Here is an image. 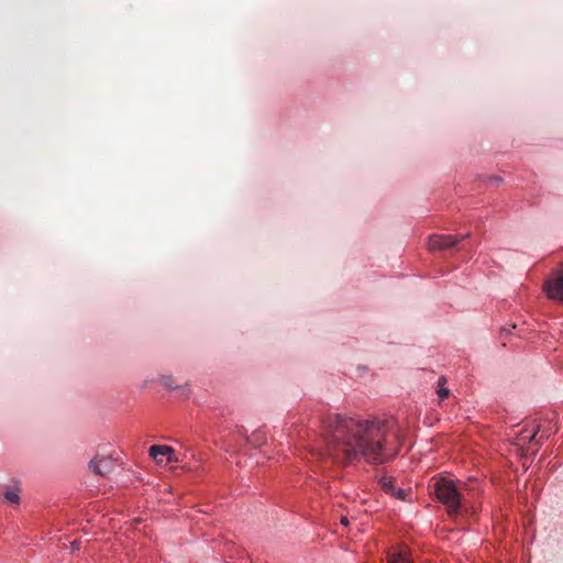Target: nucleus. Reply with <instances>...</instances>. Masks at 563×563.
<instances>
[{"instance_id":"f257e3e1","label":"nucleus","mask_w":563,"mask_h":563,"mask_svg":"<svg viewBox=\"0 0 563 563\" xmlns=\"http://www.w3.org/2000/svg\"><path fill=\"white\" fill-rule=\"evenodd\" d=\"M325 440L336 453L346 459L357 454L374 463L383 462V432L377 424H328Z\"/></svg>"},{"instance_id":"f03ea898","label":"nucleus","mask_w":563,"mask_h":563,"mask_svg":"<svg viewBox=\"0 0 563 563\" xmlns=\"http://www.w3.org/2000/svg\"><path fill=\"white\" fill-rule=\"evenodd\" d=\"M433 490L438 500L445 506L450 516L460 514L461 495L452 481L446 478L435 481Z\"/></svg>"},{"instance_id":"7ed1b4c3","label":"nucleus","mask_w":563,"mask_h":563,"mask_svg":"<svg viewBox=\"0 0 563 563\" xmlns=\"http://www.w3.org/2000/svg\"><path fill=\"white\" fill-rule=\"evenodd\" d=\"M467 236L468 233L464 235L434 234L429 238L428 246L431 251L445 250L456 245L460 241H463Z\"/></svg>"},{"instance_id":"20e7f679","label":"nucleus","mask_w":563,"mask_h":563,"mask_svg":"<svg viewBox=\"0 0 563 563\" xmlns=\"http://www.w3.org/2000/svg\"><path fill=\"white\" fill-rule=\"evenodd\" d=\"M543 290L549 298L563 301V272H558L551 278L547 279Z\"/></svg>"},{"instance_id":"39448f33","label":"nucleus","mask_w":563,"mask_h":563,"mask_svg":"<svg viewBox=\"0 0 563 563\" xmlns=\"http://www.w3.org/2000/svg\"><path fill=\"white\" fill-rule=\"evenodd\" d=\"M89 468L100 476H107L114 471V460L110 456H96L89 463Z\"/></svg>"},{"instance_id":"423d86ee","label":"nucleus","mask_w":563,"mask_h":563,"mask_svg":"<svg viewBox=\"0 0 563 563\" xmlns=\"http://www.w3.org/2000/svg\"><path fill=\"white\" fill-rule=\"evenodd\" d=\"M150 455L159 464H168L174 460V450L168 445H152Z\"/></svg>"},{"instance_id":"0eeeda50","label":"nucleus","mask_w":563,"mask_h":563,"mask_svg":"<svg viewBox=\"0 0 563 563\" xmlns=\"http://www.w3.org/2000/svg\"><path fill=\"white\" fill-rule=\"evenodd\" d=\"M548 437L549 433L547 431L541 430L539 426L531 424L530 429L526 428L519 433V441H521L522 443H540L542 439H545Z\"/></svg>"},{"instance_id":"6e6552de","label":"nucleus","mask_w":563,"mask_h":563,"mask_svg":"<svg viewBox=\"0 0 563 563\" xmlns=\"http://www.w3.org/2000/svg\"><path fill=\"white\" fill-rule=\"evenodd\" d=\"M387 563H415L411 551L406 547L394 548L387 553Z\"/></svg>"},{"instance_id":"1a4fd4ad","label":"nucleus","mask_w":563,"mask_h":563,"mask_svg":"<svg viewBox=\"0 0 563 563\" xmlns=\"http://www.w3.org/2000/svg\"><path fill=\"white\" fill-rule=\"evenodd\" d=\"M382 489L397 499L406 500L407 492L402 488L396 487L395 481L391 477L383 476L379 481Z\"/></svg>"},{"instance_id":"9d476101","label":"nucleus","mask_w":563,"mask_h":563,"mask_svg":"<svg viewBox=\"0 0 563 563\" xmlns=\"http://www.w3.org/2000/svg\"><path fill=\"white\" fill-rule=\"evenodd\" d=\"M20 489L16 487L7 488L4 492V499L10 504H19L20 503Z\"/></svg>"},{"instance_id":"9b49d317","label":"nucleus","mask_w":563,"mask_h":563,"mask_svg":"<svg viewBox=\"0 0 563 563\" xmlns=\"http://www.w3.org/2000/svg\"><path fill=\"white\" fill-rule=\"evenodd\" d=\"M444 383H445L444 378H440V379H439V388H438L437 393H438L439 398H440L441 400H442V399H444V398H446V397H448V395H449V389H448V388H445V387L442 385V384H444Z\"/></svg>"},{"instance_id":"f8f14e48","label":"nucleus","mask_w":563,"mask_h":563,"mask_svg":"<svg viewBox=\"0 0 563 563\" xmlns=\"http://www.w3.org/2000/svg\"><path fill=\"white\" fill-rule=\"evenodd\" d=\"M161 383L168 389L178 388V386L173 385V377L172 376H162Z\"/></svg>"},{"instance_id":"ddd939ff","label":"nucleus","mask_w":563,"mask_h":563,"mask_svg":"<svg viewBox=\"0 0 563 563\" xmlns=\"http://www.w3.org/2000/svg\"><path fill=\"white\" fill-rule=\"evenodd\" d=\"M334 422H364V423H367V422H371L369 420H354L353 418H350L349 421H346L345 419H343L341 416H336V420Z\"/></svg>"},{"instance_id":"4468645a","label":"nucleus","mask_w":563,"mask_h":563,"mask_svg":"<svg viewBox=\"0 0 563 563\" xmlns=\"http://www.w3.org/2000/svg\"><path fill=\"white\" fill-rule=\"evenodd\" d=\"M341 523H342L343 526H347V525H349V519H347L346 517H342V518H341Z\"/></svg>"},{"instance_id":"2eb2a0df","label":"nucleus","mask_w":563,"mask_h":563,"mask_svg":"<svg viewBox=\"0 0 563 563\" xmlns=\"http://www.w3.org/2000/svg\"><path fill=\"white\" fill-rule=\"evenodd\" d=\"M493 179H494L496 183H500V181H501V178H499V177H494Z\"/></svg>"}]
</instances>
